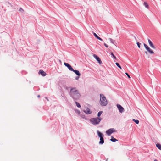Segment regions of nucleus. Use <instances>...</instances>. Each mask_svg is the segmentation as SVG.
I'll return each mask as SVG.
<instances>
[{
    "instance_id": "nucleus-1",
    "label": "nucleus",
    "mask_w": 161,
    "mask_h": 161,
    "mask_svg": "<svg viewBox=\"0 0 161 161\" xmlns=\"http://www.w3.org/2000/svg\"><path fill=\"white\" fill-rule=\"evenodd\" d=\"M71 96L73 99L77 100L80 97V94L76 88H71Z\"/></svg>"
},
{
    "instance_id": "nucleus-2",
    "label": "nucleus",
    "mask_w": 161,
    "mask_h": 161,
    "mask_svg": "<svg viewBox=\"0 0 161 161\" xmlns=\"http://www.w3.org/2000/svg\"><path fill=\"white\" fill-rule=\"evenodd\" d=\"M99 103L102 106H106L108 104V101L106 97L102 94H100V100Z\"/></svg>"
},
{
    "instance_id": "nucleus-3",
    "label": "nucleus",
    "mask_w": 161,
    "mask_h": 161,
    "mask_svg": "<svg viewBox=\"0 0 161 161\" xmlns=\"http://www.w3.org/2000/svg\"><path fill=\"white\" fill-rule=\"evenodd\" d=\"M101 120V117L94 118H92L90 121L92 124L96 125L98 124Z\"/></svg>"
},
{
    "instance_id": "nucleus-4",
    "label": "nucleus",
    "mask_w": 161,
    "mask_h": 161,
    "mask_svg": "<svg viewBox=\"0 0 161 161\" xmlns=\"http://www.w3.org/2000/svg\"><path fill=\"white\" fill-rule=\"evenodd\" d=\"M144 46L146 50L151 54H154L153 51L147 45L144 43Z\"/></svg>"
},
{
    "instance_id": "nucleus-5",
    "label": "nucleus",
    "mask_w": 161,
    "mask_h": 161,
    "mask_svg": "<svg viewBox=\"0 0 161 161\" xmlns=\"http://www.w3.org/2000/svg\"><path fill=\"white\" fill-rule=\"evenodd\" d=\"M116 132V130L114 128H111L106 131V133L108 136H110L112 133Z\"/></svg>"
},
{
    "instance_id": "nucleus-6",
    "label": "nucleus",
    "mask_w": 161,
    "mask_h": 161,
    "mask_svg": "<svg viewBox=\"0 0 161 161\" xmlns=\"http://www.w3.org/2000/svg\"><path fill=\"white\" fill-rule=\"evenodd\" d=\"M83 111L85 114H90L92 113V111L90 108L86 106L85 107Z\"/></svg>"
},
{
    "instance_id": "nucleus-7",
    "label": "nucleus",
    "mask_w": 161,
    "mask_h": 161,
    "mask_svg": "<svg viewBox=\"0 0 161 161\" xmlns=\"http://www.w3.org/2000/svg\"><path fill=\"white\" fill-rule=\"evenodd\" d=\"M93 56L97 61V62L99 63V64H102V62L101 60V59L97 56L95 54H94L93 55Z\"/></svg>"
},
{
    "instance_id": "nucleus-8",
    "label": "nucleus",
    "mask_w": 161,
    "mask_h": 161,
    "mask_svg": "<svg viewBox=\"0 0 161 161\" xmlns=\"http://www.w3.org/2000/svg\"><path fill=\"white\" fill-rule=\"evenodd\" d=\"M117 107L120 113H122L124 111V108L122 107L120 104H117Z\"/></svg>"
},
{
    "instance_id": "nucleus-9",
    "label": "nucleus",
    "mask_w": 161,
    "mask_h": 161,
    "mask_svg": "<svg viewBox=\"0 0 161 161\" xmlns=\"http://www.w3.org/2000/svg\"><path fill=\"white\" fill-rule=\"evenodd\" d=\"M148 43H149V44L150 46L152 48H153L154 49H155L156 47L152 43V41L149 39H148Z\"/></svg>"
},
{
    "instance_id": "nucleus-10",
    "label": "nucleus",
    "mask_w": 161,
    "mask_h": 161,
    "mask_svg": "<svg viewBox=\"0 0 161 161\" xmlns=\"http://www.w3.org/2000/svg\"><path fill=\"white\" fill-rule=\"evenodd\" d=\"M148 43H149V44L150 46L152 48H153L154 49H155L156 47L152 43V41L149 39H148Z\"/></svg>"
},
{
    "instance_id": "nucleus-11",
    "label": "nucleus",
    "mask_w": 161,
    "mask_h": 161,
    "mask_svg": "<svg viewBox=\"0 0 161 161\" xmlns=\"http://www.w3.org/2000/svg\"><path fill=\"white\" fill-rule=\"evenodd\" d=\"M71 71H73L77 76L80 75V74L79 71L74 70L72 67H71Z\"/></svg>"
},
{
    "instance_id": "nucleus-12",
    "label": "nucleus",
    "mask_w": 161,
    "mask_h": 161,
    "mask_svg": "<svg viewBox=\"0 0 161 161\" xmlns=\"http://www.w3.org/2000/svg\"><path fill=\"white\" fill-rule=\"evenodd\" d=\"M75 113L78 114V115H79L81 117H82V118H84V117L83 116H82V115H80V110H78V109H76L75 110Z\"/></svg>"
},
{
    "instance_id": "nucleus-13",
    "label": "nucleus",
    "mask_w": 161,
    "mask_h": 161,
    "mask_svg": "<svg viewBox=\"0 0 161 161\" xmlns=\"http://www.w3.org/2000/svg\"><path fill=\"white\" fill-rule=\"evenodd\" d=\"M39 72L43 76H45L46 75V73L43 70H40Z\"/></svg>"
},
{
    "instance_id": "nucleus-14",
    "label": "nucleus",
    "mask_w": 161,
    "mask_h": 161,
    "mask_svg": "<svg viewBox=\"0 0 161 161\" xmlns=\"http://www.w3.org/2000/svg\"><path fill=\"white\" fill-rule=\"evenodd\" d=\"M97 133L98 135V136L100 138L101 137H103V134L101 133L99 131L97 130Z\"/></svg>"
},
{
    "instance_id": "nucleus-15",
    "label": "nucleus",
    "mask_w": 161,
    "mask_h": 161,
    "mask_svg": "<svg viewBox=\"0 0 161 161\" xmlns=\"http://www.w3.org/2000/svg\"><path fill=\"white\" fill-rule=\"evenodd\" d=\"M93 34L94 36H95V37L97 39L101 41L103 40L102 39L99 37L95 33H93Z\"/></svg>"
},
{
    "instance_id": "nucleus-16",
    "label": "nucleus",
    "mask_w": 161,
    "mask_h": 161,
    "mask_svg": "<svg viewBox=\"0 0 161 161\" xmlns=\"http://www.w3.org/2000/svg\"><path fill=\"white\" fill-rule=\"evenodd\" d=\"M64 65L66 66L70 70V65L69 64L66 63H64Z\"/></svg>"
},
{
    "instance_id": "nucleus-17",
    "label": "nucleus",
    "mask_w": 161,
    "mask_h": 161,
    "mask_svg": "<svg viewBox=\"0 0 161 161\" xmlns=\"http://www.w3.org/2000/svg\"><path fill=\"white\" fill-rule=\"evenodd\" d=\"M104 142V140L103 137H101L100 138V141L99 142V143L101 144H103Z\"/></svg>"
},
{
    "instance_id": "nucleus-18",
    "label": "nucleus",
    "mask_w": 161,
    "mask_h": 161,
    "mask_svg": "<svg viewBox=\"0 0 161 161\" xmlns=\"http://www.w3.org/2000/svg\"><path fill=\"white\" fill-rule=\"evenodd\" d=\"M156 147L160 150H161V145L159 143H157L156 144Z\"/></svg>"
},
{
    "instance_id": "nucleus-19",
    "label": "nucleus",
    "mask_w": 161,
    "mask_h": 161,
    "mask_svg": "<svg viewBox=\"0 0 161 161\" xmlns=\"http://www.w3.org/2000/svg\"><path fill=\"white\" fill-rule=\"evenodd\" d=\"M75 103L76 104V106L77 107L79 108H80L81 107L79 103H78V102H77L76 101H75Z\"/></svg>"
},
{
    "instance_id": "nucleus-20",
    "label": "nucleus",
    "mask_w": 161,
    "mask_h": 161,
    "mask_svg": "<svg viewBox=\"0 0 161 161\" xmlns=\"http://www.w3.org/2000/svg\"><path fill=\"white\" fill-rule=\"evenodd\" d=\"M143 4L144 6L146 8H148L149 7L148 5V4L146 2H144L143 3Z\"/></svg>"
},
{
    "instance_id": "nucleus-21",
    "label": "nucleus",
    "mask_w": 161,
    "mask_h": 161,
    "mask_svg": "<svg viewBox=\"0 0 161 161\" xmlns=\"http://www.w3.org/2000/svg\"><path fill=\"white\" fill-rule=\"evenodd\" d=\"M110 140L113 142H115L116 141H117V140L116 139L114 138L113 137H112V138Z\"/></svg>"
},
{
    "instance_id": "nucleus-22",
    "label": "nucleus",
    "mask_w": 161,
    "mask_h": 161,
    "mask_svg": "<svg viewBox=\"0 0 161 161\" xmlns=\"http://www.w3.org/2000/svg\"><path fill=\"white\" fill-rule=\"evenodd\" d=\"M103 113V112L102 111H99L97 114V117H100V116Z\"/></svg>"
},
{
    "instance_id": "nucleus-23",
    "label": "nucleus",
    "mask_w": 161,
    "mask_h": 161,
    "mask_svg": "<svg viewBox=\"0 0 161 161\" xmlns=\"http://www.w3.org/2000/svg\"><path fill=\"white\" fill-rule=\"evenodd\" d=\"M133 120L136 124H138L139 123V121L138 120H135L134 119H133Z\"/></svg>"
},
{
    "instance_id": "nucleus-24",
    "label": "nucleus",
    "mask_w": 161,
    "mask_h": 161,
    "mask_svg": "<svg viewBox=\"0 0 161 161\" xmlns=\"http://www.w3.org/2000/svg\"><path fill=\"white\" fill-rule=\"evenodd\" d=\"M116 65L120 69H121V67L119 65L118 63H115Z\"/></svg>"
},
{
    "instance_id": "nucleus-25",
    "label": "nucleus",
    "mask_w": 161,
    "mask_h": 161,
    "mask_svg": "<svg viewBox=\"0 0 161 161\" xmlns=\"http://www.w3.org/2000/svg\"><path fill=\"white\" fill-rule=\"evenodd\" d=\"M136 43H137V45L138 47L139 48H140L141 47H140L141 43L138 42H137Z\"/></svg>"
},
{
    "instance_id": "nucleus-26",
    "label": "nucleus",
    "mask_w": 161,
    "mask_h": 161,
    "mask_svg": "<svg viewBox=\"0 0 161 161\" xmlns=\"http://www.w3.org/2000/svg\"><path fill=\"white\" fill-rule=\"evenodd\" d=\"M80 76H77H77L75 77V80H78L80 78Z\"/></svg>"
},
{
    "instance_id": "nucleus-27",
    "label": "nucleus",
    "mask_w": 161,
    "mask_h": 161,
    "mask_svg": "<svg viewBox=\"0 0 161 161\" xmlns=\"http://www.w3.org/2000/svg\"><path fill=\"white\" fill-rule=\"evenodd\" d=\"M111 55L113 56V58L115 59H116V57L114 56L113 53H111Z\"/></svg>"
},
{
    "instance_id": "nucleus-28",
    "label": "nucleus",
    "mask_w": 161,
    "mask_h": 161,
    "mask_svg": "<svg viewBox=\"0 0 161 161\" xmlns=\"http://www.w3.org/2000/svg\"><path fill=\"white\" fill-rule=\"evenodd\" d=\"M125 74L129 78H130V75H129V74L127 73H125Z\"/></svg>"
},
{
    "instance_id": "nucleus-29",
    "label": "nucleus",
    "mask_w": 161,
    "mask_h": 161,
    "mask_svg": "<svg viewBox=\"0 0 161 161\" xmlns=\"http://www.w3.org/2000/svg\"><path fill=\"white\" fill-rule=\"evenodd\" d=\"M104 46L106 47H108V45L106 44L105 43H104Z\"/></svg>"
},
{
    "instance_id": "nucleus-30",
    "label": "nucleus",
    "mask_w": 161,
    "mask_h": 161,
    "mask_svg": "<svg viewBox=\"0 0 161 161\" xmlns=\"http://www.w3.org/2000/svg\"><path fill=\"white\" fill-rule=\"evenodd\" d=\"M110 40L111 41V43H114V42H113V40L111 38H110Z\"/></svg>"
},
{
    "instance_id": "nucleus-31",
    "label": "nucleus",
    "mask_w": 161,
    "mask_h": 161,
    "mask_svg": "<svg viewBox=\"0 0 161 161\" xmlns=\"http://www.w3.org/2000/svg\"><path fill=\"white\" fill-rule=\"evenodd\" d=\"M154 161H158L157 160L155 159L154 160Z\"/></svg>"
},
{
    "instance_id": "nucleus-32",
    "label": "nucleus",
    "mask_w": 161,
    "mask_h": 161,
    "mask_svg": "<svg viewBox=\"0 0 161 161\" xmlns=\"http://www.w3.org/2000/svg\"><path fill=\"white\" fill-rule=\"evenodd\" d=\"M40 97V95H38V96H37V97H38V98H39V97Z\"/></svg>"
},
{
    "instance_id": "nucleus-33",
    "label": "nucleus",
    "mask_w": 161,
    "mask_h": 161,
    "mask_svg": "<svg viewBox=\"0 0 161 161\" xmlns=\"http://www.w3.org/2000/svg\"><path fill=\"white\" fill-rule=\"evenodd\" d=\"M107 160H108V159H106V161H107Z\"/></svg>"
},
{
    "instance_id": "nucleus-34",
    "label": "nucleus",
    "mask_w": 161,
    "mask_h": 161,
    "mask_svg": "<svg viewBox=\"0 0 161 161\" xmlns=\"http://www.w3.org/2000/svg\"><path fill=\"white\" fill-rule=\"evenodd\" d=\"M145 53H147V52H145Z\"/></svg>"
}]
</instances>
